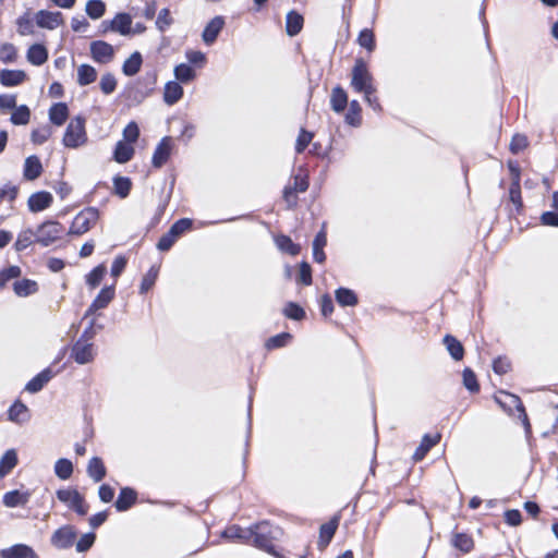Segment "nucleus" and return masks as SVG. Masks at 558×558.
I'll list each match as a JSON object with an SVG mask.
<instances>
[{
	"label": "nucleus",
	"instance_id": "f257e3e1",
	"mask_svg": "<svg viewBox=\"0 0 558 558\" xmlns=\"http://www.w3.org/2000/svg\"><path fill=\"white\" fill-rule=\"evenodd\" d=\"M351 86L357 93H376L373 75L362 59H357L352 69Z\"/></svg>",
	"mask_w": 558,
	"mask_h": 558
},
{
	"label": "nucleus",
	"instance_id": "f03ea898",
	"mask_svg": "<svg viewBox=\"0 0 558 558\" xmlns=\"http://www.w3.org/2000/svg\"><path fill=\"white\" fill-rule=\"evenodd\" d=\"M252 530L251 543L256 547L274 554L272 541L278 537L280 530L270 526L267 522L255 524Z\"/></svg>",
	"mask_w": 558,
	"mask_h": 558
},
{
	"label": "nucleus",
	"instance_id": "7ed1b4c3",
	"mask_svg": "<svg viewBox=\"0 0 558 558\" xmlns=\"http://www.w3.org/2000/svg\"><path fill=\"white\" fill-rule=\"evenodd\" d=\"M99 219V213L94 207L81 210L73 219L69 234L82 235L95 227Z\"/></svg>",
	"mask_w": 558,
	"mask_h": 558
},
{
	"label": "nucleus",
	"instance_id": "20e7f679",
	"mask_svg": "<svg viewBox=\"0 0 558 558\" xmlns=\"http://www.w3.org/2000/svg\"><path fill=\"white\" fill-rule=\"evenodd\" d=\"M86 141L85 119L82 117H75L66 126L63 136V144L69 148H77L84 145Z\"/></svg>",
	"mask_w": 558,
	"mask_h": 558
},
{
	"label": "nucleus",
	"instance_id": "39448f33",
	"mask_svg": "<svg viewBox=\"0 0 558 558\" xmlns=\"http://www.w3.org/2000/svg\"><path fill=\"white\" fill-rule=\"evenodd\" d=\"M63 227L58 221H46L41 223L35 232V241L43 246L52 244L60 238Z\"/></svg>",
	"mask_w": 558,
	"mask_h": 558
},
{
	"label": "nucleus",
	"instance_id": "423d86ee",
	"mask_svg": "<svg viewBox=\"0 0 558 558\" xmlns=\"http://www.w3.org/2000/svg\"><path fill=\"white\" fill-rule=\"evenodd\" d=\"M57 497L80 515H85L88 512V505L76 489H59L57 490Z\"/></svg>",
	"mask_w": 558,
	"mask_h": 558
},
{
	"label": "nucleus",
	"instance_id": "0eeeda50",
	"mask_svg": "<svg viewBox=\"0 0 558 558\" xmlns=\"http://www.w3.org/2000/svg\"><path fill=\"white\" fill-rule=\"evenodd\" d=\"M156 83V75H147L143 80H140L135 85L131 86L128 90V97L137 104L142 102L145 98L150 96L154 90Z\"/></svg>",
	"mask_w": 558,
	"mask_h": 558
},
{
	"label": "nucleus",
	"instance_id": "6e6552de",
	"mask_svg": "<svg viewBox=\"0 0 558 558\" xmlns=\"http://www.w3.org/2000/svg\"><path fill=\"white\" fill-rule=\"evenodd\" d=\"M87 331L74 343L72 348V356L78 364H86L94 360V345L84 339Z\"/></svg>",
	"mask_w": 558,
	"mask_h": 558
},
{
	"label": "nucleus",
	"instance_id": "1a4fd4ad",
	"mask_svg": "<svg viewBox=\"0 0 558 558\" xmlns=\"http://www.w3.org/2000/svg\"><path fill=\"white\" fill-rule=\"evenodd\" d=\"M89 50L94 61L101 64L111 62L114 57V48L112 45L102 40L90 43Z\"/></svg>",
	"mask_w": 558,
	"mask_h": 558
},
{
	"label": "nucleus",
	"instance_id": "9d476101",
	"mask_svg": "<svg viewBox=\"0 0 558 558\" xmlns=\"http://www.w3.org/2000/svg\"><path fill=\"white\" fill-rule=\"evenodd\" d=\"M75 532L71 526L58 529L51 536V544L57 548H69L75 539Z\"/></svg>",
	"mask_w": 558,
	"mask_h": 558
},
{
	"label": "nucleus",
	"instance_id": "9b49d317",
	"mask_svg": "<svg viewBox=\"0 0 558 558\" xmlns=\"http://www.w3.org/2000/svg\"><path fill=\"white\" fill-rule=\"evenodd\" d=\"M171 149V138L163 137L154 151L151 159L153 166L155 168H161L168 161Z\"/></svg>",
	"mask_w": 558,
	"mask_h": 558
},
{
	"label": "nucleus",
	"instance_id": "f8f14e48",
	"mask_svg": "<svg viewBox=\"0 0 558 558\" xmlns=\"http://www.w3.org/2000/svg\"><path fill=\"white\" fill-rule=\"evenodd\" d=\"M36 23L39 27L54 29L62 23V14L60 12L40 10L36 14Z\"/></svg>",
	"mask_w": 558,
	"mask_h": 558
},
{
	"label": "nucleus",
	"instance_id": "ddd939ff",
	"mask_svg": "<svg viewBox=\"0 0 558 558\" xmlns=\"http://www.w3.org/2000/svg\"><path fill=\"white\" fill-rule=\"evenodd\" d=\"M53 197L49 192H37L29 196L27 205L31 211L38 213L50 207Z\"/></svg>",
	"mask_w": 558,
	"mask_h": 558
},
{
	"label": "nucleus",
	"instance_id": "4468645a",
	"mask_svg": "<svg viewBox=\"0 0 558 558\" xmlns=\"http://www.w3.org/2000/svg\"><path fill=\"white\" fill-rule=\"evenodd\" d=\"M114 296V287H105L100 290L98 295L95 298L90 306L88 307L86 315L95 313L108 306Z\"/></svg>",
	"mask_w": 558,
	"mask_h": 558
},
{
	"label": "nucleus",
	"instance_id": "2eb2a0df",
	"mask_svg": "<svg viewBox=\"0 0 558 558\" xmlns=\"http://www.w3.org/2000/svg\"><path fill=\"white\" fill-rule=\"evenodd\" d=\"M2 558H38L32 547L25 544H16L0 551Z\"/></svg>",
	"mask_w": 558,
	"mask_h": 558
},
{
	"label": "nucleus",
	"instance_id": "dca6fc26",
	"mask_svg": "<svg viewBox=\"0 0 558 558\" xmlns=\"http://www.w3.org/2000/svg\"><path fill=\"white\" fill-rule=\"evenodd\" d=\"M27 80V74L23 70H2L0 72V83L5 87L21 85Z\"/></svg>",
	"mask_w": 558,
	"mask_h": 558
},
{
	"label": "nucleus",
	"instance_id": "f3484780",
	"mask_svg": "<svg viewBox=\"0 0 558 558\" xmlns=\"http://www.w3.org/2000/svg\"><path fill=\"white\" fill-rule=\"evenodd\" d=\"M225 21L221 16L214 17L205 27L203 32V40L207 45H211L217 39L220 31L222 29Z\"/></svg>",
	"mask_w": 558,
	"mask_h": 558
},
{
	"label": "nucleus",
	"instance_id": "a211bd4d",
	"mask_svg": "<svg viewBox=\"0 0 558 558\" xmlns=\"http://www.w3.org/2000/svg\"><path fill=\"white\" fill-rule=\"evenodd\" d=\"M111 32L119 33L122 36L132 34V17L128 13H118L112 20Z\"/></svg>",
	"mask_w": 558,
	"mask_h": 558
},
{
	"label": "nucleus",
	"instance_id": "6ab92c4d",
	"mask_svg": "<svg viewBox=\"0 0 558 558\" xmlns=\"http://www.w3.org/2000/svg\"><path fill=\"white\" fill-rule=\"evenodd\" d=\"M43 172V166L37 156H29L24 162L23 175L26 180L33 181Z\"/></svg>",
	"mask_w": 558,
	"mask_h": 558
},
{
	"label": "nucleus",
	"instance_id": "aec40b11",
	"mask_svg": "<svg viewBox=\"0 0 558 558\" xmlns=\"http://www.w3.org/2000/svg\"><path fill=\"white\" fill-rule=\"evenodd\" d=\"M53 377V373L50 368H45L32 380H29L25 387L28 392L36 393L43 389V387Z\"/></svg>",
	"mask_w": 558,
	"mask_h": 558
},
{
	"label": "nucleus",
	"instance_id": "412c9836",
	"mask_svg": "<svg viewBox=\"0 0 558 558\" xmlns=\"http://www.w3.org/2000/svg\"><path fill=\"white\" fill-rule=\"evenodd\" d=\"M29 498L31 493L28 492L11 490L4 494L3 504L9 508L25 506Z\"/></svg>",
	"mask_w": 558,
	"mask_h": 558
},
{
	"label": "nucleus",
	"instance_id": "4be33fe9",
	"mask_svg": "<svg viewBox=\"0 0 558 558\" xmlns=\"http://www.w3.org/2000/svg\"><path fill=\"white\" fill-rule=\"evenodd\" d=\"M183 96V88L180 85V82L171 81L168 82L165 86L163 100L167 105H174L178 102Z\"/></svg>",
	"mask_w": 558,
	"mask_h": 558
},
{
	"label": "nucleus",
	"instance_id": "5701e85b",
	"mask_svg": "<svg viewBox=\"0 0 558 558\" xmlns=\"http://www.w3.org/2000/svg\"><path fill=\"white\" fill-rule=\"evenodd\" d=\"M347 105H348V95H347L345 90L340 86L333 87L331 90V95H330L331 109L335 112L340 113L345 109Z\"/></svg>",
	"mask_w": 558,
	"mask_h": 558
},
{
	"label": "nucleus",
	"instance_id": "b1692460",
	"mask_svg": "<svg viewBox=\"0 0 558 558\" xmlns=\"http://www.w3.org/2000/svg\"><path fill=\"white\" fill-rule=\"evenodd\" d=\"M439 440H440V435L439 434H436L435 436H430L428 434L424 435L420 446L417 447V449L415 450V452L413 454V459L415 461L422 460L426 456V453L435 445H437L439 442Z\"/></svg>",
	"mask_w": 558,
	"mask_h": 558
},
{
	"label": "nucleus",
	"instance_id": "393cba45",
	"mask_svg": "<svg viewBox=\"0 0 558 558\" xmlns=\"http://www.w3.org/2000/svg\"><path fill=\"white\" fill-rule=\"evenodd\" d=\"M26 58L29 63L38 66L47 61L48 51L43 45L34 44L28 48Z\"/></svg>",
	"mask_w": 558,
	"mask_h": 558
},
{
	"label": "nucleus",
	"instance_id": "a878e982",
	"mask_svg": "<svg viewBox=\"0 0 558 558\" xmlns=\"http://www.w3.org/2000/svg\"><path fill=\"white\" fill-rule=\"evenodd\" d=\"M304 19L296 11H290L287 14L286 31L289 36L298 35L303 28Z\"/></svg>",
	"mask_w": 558,
	"mask_h": 558
},
{
	"label": "nucleus",
	"instance_id": "bb28decb",
	"mask_svg": "<svg viewBox=\"0 0 558 558\" xmlns=\"http://www.w3.org/2000/svg\"><path fill=\"white\" fill-rule=\"evenodd\" d=\"M136 501V493L129 487L121 489L118 499L114 502V507L118 511H125Z\"/></svg>",
	"mask_w": 558,
	"mask_h": 558
},
{
	"label": "nucleus",
	"instance_id": "cd10ccee",
	"mask_svg": "<svg viewBox=\"0 0 558 558\" xmlns=\"http://www.w3.org/2000/svg\"><path fill=\"white\" fill-rule=\"evenodd\" d=\"M223 536L229 539H238L242 543L251 544L252 530L232 525L225 530Z\"/></svg>",
	"mask_w": 558,
	"mask_h": 558
},
{
	"label": "nucleus",
	"instance_id": "c85d7f7f",
	"mask_svg": "<svg viewBox=\"0 0 558 558\" xmlns=\"http://www.w3.org/2000/svg\"><path fill=\"white\" fill-rule=\"evenodd\" d=\"M134 151V147L131 144L119 141L114 148V160L119 163H125L132 159Z\"/></svg>",
	"mask_w": 558,
	"mask_h": 558
},
{
	"label": "nucleus",
	"instance_id": "c756f323",
	"mask_svg": "<svg viewBox=\"0 0 558 558\" xmlns=\"http://www.w3.org/2000/svg\"><path fill=\"white\" fill-rule=\"evenodd\" d=\"M97 78V71L89 64H81L77 68V84L86 86L94 83Z\"/></svg>",
	"mask_w": 558,
	"mask_h": 558
},
{
	"label": "nucleus",
	"instance_id": "7c9ffc66",
	"mask_svg": "<svg viewBox=\"0 0 558 558\" xmlns=\"http://www.w3.org/2000/svg\"><path fill=\"white\" fill-rule=\"evenodd\" d=\"M69 116L68 106L64 102L54 104L49 109V119L56 125H62Z\"/></svg>",
	"mask_w": 558,
	"mask_h": 558
},
{
	"label": "nucleus",
	"instance_id": "2f4dec72",
	"mask_svg": "<svg viewBox=\"0 0 558 558\" xmlns=\"http://www.w3.org/2000/svg\"><path fill=\"white\" fill-rule=\"evenodd\" d=\"M87 474L95 482H100L106 476V468L100 458L94 457L89 460Z\"/></svg>",
	"mask_w": 558,
	"mask_h": 558
},
{
	"label": "nucleus",
	"instance_id": "473e14b6",
	"mask_svg": "<svg viewBox=\"0 0 558 558\" xmlns=\"http://www.w3.org/2000/svg\"><path fill=\"white\" fill-rule=\"evenodd\" d=\"M143 59L138 51L133 52L123 63L122 72L126 76H133L138 73Z\"/></svg>",
	"mask_w": 558,
	"mask_h": 558
},
{
	"label": "nucleus",
	"instance_id": "72a5a7b5",
	"mask_svg": "<svg viewBox=\"0 0 558 558\" xmlns=\"http://www.w3.org/2000/svg\"><path fill=\"white\" fill-rule=\"evenodd\" d=\"M17 464V454L14 449L5 451L0 459V477L9 474Z\"/></svg>",
	"mask_w": 558,
	"mask_h": 558
},
{
	"label": "nucleus",
	"instance_id": "f704fd0d",
	"mask_svg": "<svg viewBox=\"0 0 558 558\" xmlns=\"http://www.w3.org/2000/svg\"><path fill=\"white\" fill-rule=\"evenodd\" d=\"M338 526V519L335 518L333 520L323 524L319 530V541L318 544L322 547H326L331 538L333 537L336 530Z\"/></svg>",
	"mask_w": 558,
	"mask_h": 558
},
{
	"label": "nucleus",
	"instance_id": "c9c22d12",
	"mask_svg": "<svg viewBox=\"0 0 558 558\" xmlns=\"http://www.w3.org/2000/svg\"><path fill=\"white\" fill-rule=\"evenodd\" d=\"M13 289L16 295L24 298L36 293L38 290V284L34 280L23 279L15 281Z\"/></svg>",
	"mask_w": 558,
	"mask_h": 558
},
{
	"label": "nucleus",
	"instance_id": "e433bc0d",
	"mask_svg": "<svg viewBox=\"0 0 558 558\" xmlns=\"http://www.w3.org/2000/svg\"><path fill=\"white\" fill-rule=\"evenodd\" d=\"M444 343L453 360H456V361L462 360L463 354H464V349L459 340H457L454 337H452L450 335H447L444 338Z\"/></svg>",
	"mask_w": 558,
	"mask_h": 558
},
{
	"label": "nucleus",
	"instance_id": "4c0bfd02",
	"mask_svg": "<svg viewBox=\"0 0 558 558\" xmlns=\"http://www.w3.org/2000/svg\"><path fill=\"white\" fill-rule=\"evenodd\" d=\"M275 243L281 252L288 253L292 256H295L300 253V246L294 244L292 240L287 235L281 234L276 236Z\"/></svg>",
	"mask_w": 558,
	"mask_h": 558
},
{
	"label": "nucleus",
	"instance_id": "58836bf2",
	"mask_svg": "<svg viewBox=\"0 0 558 558\" xmlns=\"http://www.w3.org/2000/svg\"><path fill=\"white\" fill-rule=\"evenodd\" d=\"M174 77L180 83H189L196 77V73L192 66L185 63L178 64L174 68Z\"/></svg>",
	"mask_w": 558,
	"mask_h": 558
},
{
	"label": "nucleus",
	"instance_id": "ea45409f",
	"mask_svg": "<svg viewBox=\"0 0 558 558\" xmlns=\"http://www.w3.org/2000/svg\"><path fill=\"white\" fill-rule=\"evenodd\" d=\"M9 418L15 423H24L28 420V410L22 402H15L9 410Z\"/></svg>",
	"mask_w": 558,
	"mask_h": 558
},
{
	"label": "nucleus",
	"instance_id": "a19ab883",
	"mask_svg": "<svg viewBox=\"0 0 558 558\" xmlns=\"http://www.w3.org/2000/svg\"><path fill=\"white\" fill-rule=\"evenodd\" d=\"M336 300L341 306H354L357 303L355 293L347 288L336 290Z\"/></svg>",
	"mask_w": 558,
	"mask_h": 558
},
{
	"label": "nucleus",
	"instance_id": "79ce46f5",
	"mask_svg": "<svg viewBox=\"0 0 558 558\" xmlns=\"http://www.w3.org/2000/svg\"><path fill=\"white\" fill-rule=\"evenodd\" d=\"M505 397L509 400V405H513L518 410V412L520 413L519 417L522 420L525 430L529 432L531 428V425H530V422H529V418L525 413V410H524L521 399L511 393H505Z\"/></svg>",
	"mask_w": 558,
	"mask_h": 558
},
{
	"label": "nucleus",
	"instance_id": "37998d69",
	"mask_svg": "<svg viewBox=\"0 0 558 558\" xmlns=\"http://www.w3.org/2000/svg\"><path fill=\"white\" fill-rule=\"evenodd\" d=\"M54 473L60 480H68L73 473V464L68 459H59L54 464Z\"/></svg>",
	"mask_w": 558,
	"mask_h": 558
},
{
	"label": "nucleus",
	"instance_id": "c03bdc74",
	"mask_svg": "<svg viewBox=\"0 0 558 558\" xmlns=\"http://www.w3.org/2000/svg\"><path fill=\"white\" fill-rule=\"evenodd\" d=\"M86 13L93 20L100 19L106 12V4L101 0H89L86 3Z\"/></svg>",
	"mask_w": 558,
	"mask_h": 558
},
{
	"label": "nucleus",
	"instance_id": "a18cd8bd",
	"mask_svg": "<svg viewBox=\"0 0 558 558\" xmlns=\"http://www.w3.org/2000/svg\"><path fill=\"white\" fill-rule=\"evenodd\" d=\"M31 118V111L27 106L21 105L14 108L11 116V122L15 125H25L28 123Z\"/></svg>",
	"mask_w": 558,
	"mask_h": 558
},
{
	"label": "nucleus",
	"instance_id": "49530a36",
	"mask_svg": "<svg viewBox=\"0 0 558 558\" xmlns=\"http://www.w3.org/2000/svg\"><path fill=\"white\" fill-rule=\"evenodd\" d=\"M452 545L463 553H469L473 548V539L464 533H457L452 537Z\"/></svg>",
	"mask_w": 558,
	"mask_h": 558
},
{
	"label": "nucleus",
	"instance_id": "de8ad7c7",
	"mask_svg": "<svg viewBox=\"0 0 558 558\" xmlns=\"http://www.w3.org/2000/svg\"><path fill=\"white\" fill-rule=\"evenodd\" d=\"M361 106L357 100H352L349 105V111L345 114V122L350 125L357 126L361 123Z\"/></svg>",
	"mask_w": 558,
	"mask_h": 558
},
{
	"label": "nucleus",
	"instance_id": "09e8293b",
	"mask_svg": "<svg viewBox=\"0 0 558 558\" xmlns=\"http://www.w3.org/2000/svg\"><path fill=\"white\" fill-rule=\"evenodd\" d=\"M17 58V50L13 44L4 43L0 46V61L13 63Z\"/></svg>",
	"mask_w": 558,
	"mask_h": 558
},
{
	"label": "nucleus",
	"instance_id": "8fccbe9b",
	"mask_svg": "<svg viewBox=\"0 0 558 558\" xmlns=\"http://www.w3.org/2000/svg\"><path fill=\"white\" fill-rule=\"evenodd\" d=\"M113 185L116 193L120 197L124 198L129 195L132 184L129 178L117 177L113 180Z\"/></svg>",
	"mask_w": 558,
	"mask_h": 558
},
{
	"label": "nucleus",
	"instance_id": "3c124183",
	"mask_svg": "<svg viewBox=\"0 0 558 558\" xmlns=\"http://www.w3.org/2000/svg\"><path fill=\"white\" fill-rule=\"evenodd\" d=\"M99 86L104 94H112L117 87V80L114 75L111 73H105L100 78Z\"/></svg>",
	"mask_w": 558,
	"mask_h": 558
},
{
	"label": "nucleus",
	"instance_id": "603ef678",
	"mask_svg": "<svg viewBox=\"0 0 558 558\" xmlns=\"http://www.w3.org/2000/svg\"><path fill=\"white\" fill-rule=\"evenodd\" d=\"M16 25L17 32L22 36L33 34L34 32L33 21L28 13L24 14L23 16H20L16 21Z\"/></svg>",
	"mask_w": 558,
	"mask_h": 558
},
{
	"label": "nucleus",
	"instance_id": "864d4df0",
	"mask_svg": "<svg viewBox=\"0 0 558 558\" xmlns=\"http://www.w3.org/2000/svg\"><path fill=\"white\" fill-rule=\"evenodd\" d=\"M361 47L366 48L368 51H373L375 48L374 34L371 29H363L357 38Z\"/></svg>",
	"mask_w": 558,
	"mask_h": 558
},
{
	"label": "nucleus",
	"instance_id": "5fc2aeb1",
	"mask_svg": "<svg viewBox=\"0 0 558 558\" xmlns=\"http://www.w3.org/2000/svg\"><path fill=\"white\" fill-rule=\"evenodd\" d=\"M22 270L19 266H10L0 271V287H4L11 279L19 278Z\"/></svg>",
	"mask_w": 558,
	"mask_h": 558
},
{
	"label": "nucleus",
	"instance_id": "6e6d98bb",
	"mask_svg": "<svg viewBox=\"0 0 558 558\" xmlns=\"http://www.w3.org/2000/svg\"><path fill=\"white\" fill-rule=\"evenodd\" d=\"M106 270L107 269L104 265H99L89 272L86 281L90 288H96L100 283L106 274Z\"/></svg>",
	"mask_w": 558,
	"mask_h": 558
},
{
	"label": "nucleus",
	"instance_id": "4d7b16f0",
	"mask_svg": "<svg viewBox=\"0 0 558 558\" xmlns=\"http://www.w3.org/2000/svg\"><path fill=\"white\" fill-rule=\"evenodd\" d=\"M33 236H35V233H33L31 230L20 233L14 244L15 250L21 252L27 248L33 243Z\"/></svg>",
	"mask_w": 558,
	"mask_h": 558
},
{
	"label": "nucleus",
	"instance_id": "13d9d810",
	"mask_svg": "<svg viewBox=\"0 0 558 558\" xmlns=\"http://www.w3.org/2000/svg\"><path fill=\"white\" fill-rule=\"evenodd\" d=\"M284 315L290 319L301 320L305 316V312L298 304L290 302L284 307Z\"/></svg>",
	"mask_w": 558,
	"mask_h": 558
},
{
	"label": "nucleus",
	"instance_id": "bf43d9fd",
	"mask_svg": "<svg viewBox=\"0 0 558 558\" xmlns=\"http://www.w3.org/2000/svg\"><path fill=\"white\" fill-rule=\"evenodd\" d=\"M173 23L172 17L170 16V11L168 9L160 10L157 20L156 26L160 32H165L171 24Z\"/></svg>",
	"mask_w": 558,
	"mask_h": 558
},
{
	"label": "nucleus",
	"instance_id": "052dcab7",
	"mask_svg": "<svg viewBox=\"0 0 558 558\" xmlns=\"http://www.w3.org/2000/svg\"><path fill=\"white\" fill-rule=\"evenodd\" d=\"M509 198L518 210L522 208L523 204H522V197H521L520 183L511 182V186L509 190Z\"/></svg>",
	"mask_w": 558,
	"mask_h": 558
},
{
	"label": "nucleus",
	"instance_id": "680f3d73",
	"mask_svg": "<svg viewBox=\"0 0 558 558\" xmlns=\"http://www.w3.org/2000/svg\"><path fill=\"white\" fill-rule=\"evenodd\" d=\"M463 384L471 392H476L480 389L476 376L470 368H465L463 371Z\"/></svg>",
	"mask_w": 558,
	"mask_h": 558
},
{
	"label": "nucleus",
	"instance_id": "e2e57ef3",
	"mask_svg": "<svg viewBox=\"0 0 558 558\" xmlns=\"http://www.w3.org/2000/svg\"><path fill=\"white\" fill-rule=\"evenodd\" d=\"M140 136V129L135 122H130L123 130V138L129 144L135 143Z\"/></svg>",
	"mask_w": 558,
	"mask_h": 558
},
{
	"label": "nucleus",
	"instance_id": "0e129e2a",
	"mask_svg": "<svg viewBox=\"0 0 558 558\" xmlns=\"http://www.w3.org/2000/svg\"><path fill=\"white\" fill-rule=\"evenodd\" d=\"M313 140V133L305 131L304 129L301 130L295 145L296 153L301 154L311 143Z\"/></svg>",
	"mask_w": 558,
	"mask_h": 558
},
{
	"label": "nucleus",
	"instance_id": "69168bd1",
	"mask_svg": "<svg viewBox=\"0 0 558 558\" xmlns=\"http://www.w3.org/2000/svg\"><path fill=\"white\" fill-rule=\"evenodd\" d=\"M290 339H291L290 333L282 332L280 335L269 338L266 342V345L268 349L280 348V347H283Z\"/></svg>",
	"mask_w": 558,
	"mask_h": 558
},
{
	"label": "nucleus",
	"instance_id": "338daca9",
	"mask_svg": "<svg viewBox=\"0 0 558 558\" xmlns=\"http://www.w3.org/2000/svg\"><path fill=\"white\" fill-rule=\"evenodd\" d=\"M192 227V220L187 219V218H182L180 220H178L177 222H174L171 228H170V231L177 236L179 238L182 233H184L185 231H187L190 228Z\"/></svg>",
	"mask_w": 558,
	"mask_h": 558
},
{
	"label": "nucleus",
	"instance_id": "774afa93",
	"mask_svg": "<svg viewBox=\"0 0 558 558\" xmlns=\"http://www.w3.org/2000/svg\"><path fill=\"white\" fill-rule=\"evenodd\" d=\"M527 146V138L525 135L522 134H515L510 143V150L513 154H518L519 151L523 150Z\"/></svg>",
	"mask_w": 558,
	"mask_h": 558
}]
</instances>
